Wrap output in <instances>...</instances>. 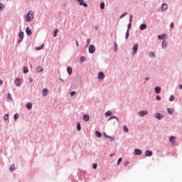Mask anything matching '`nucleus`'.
Here are the masks:
<instances>
[{
  "mask_svg": "<svg viewBox=\"0 0 182 182\" xmlns=\"http://www.w3.org/2000/svg\"><path fill=\"white\" fill-rule=\"evenodd\" d=\"M32 19H33V11H30L26 16V21H27L28 22H31Z\"/></svg>",
  "mask_w": 182,
  "mask_h": 182,
  "instance_id": "nucleus-1",
  "label": "nucleus"
},
{
  "mask_svg": "<svg viewBox=\"0 0 182 182\" xmlns=\"http://www.w3.org/2000/svg\"><path fill=\"white\" fill-rule=\"evenodd\" d=\"M95 52H96V47H95V46H90L89 53H95Z\"/></svg>",
  "mask_w": 182,
  "mask_h": 182,
  "instance_id": "nucleus-2",
  "label": "nucleus"
},
{
  "mask_svg": "<svg viewBox=\"0 0 182 182\" xmlns=\"http://www.w3.org/2000/svg\"><path fill=\"white\" fill-rule=\"evenodd\" d=\"M141 153H142V151H141V149H134L135 156H141Z\"/></svg>",
  "mask_w": 182,
  "mask_h": 182,
  "instance_id": "nucleus-3",
  "label": "nucleus"
},
{
  "mask_svg": "<svg viewBox=\"0 0 182 182\" xmlns=\"http://www.w3.org/2000/svg\"><path fill=\"white\" fill-rule=\"evenodd\" d=\"M146 157H151V156H153V151L150 150H147L145 153Z\"/></svg>",
  "mask_w": 182,
  "mask_h": 182,
  "instance_id": "nucleus-4",
  "label": "nucleus"
},
{
  "mask_svg": "<svg viewBox=\"0 0 182 182\" xmlns=\"http://www.w3.org/2000/svg\"><path fill=\"white\" fill-rule=\"evenodd\" d=\"M138 49H139V44H135L133 48V53H137Z\"/></svg>",
  "mask_w": 182,
  "mask_h": 182,
  "instance_id": "nucleus-5",
  "label": "nucleus"
},
{
  "mask_svg": "<svg viewBox=\"0 0 182 182\" xmlns=\"http://www.w3.org/2000/svg\"><path fill=\"white\" fill-rule=\"evenodd\" d=\"M169 141L172 143L173 145L176 144V137L175 136H171L169 138Z\"/></svg>",
  "mask_w": 182,
  "mask_h": 182,
  "instance_id": "nucleus-6",
  "label": "nucleus"
},
{
  "mask_svg": "<svg viewBox=\"0 0 182 182\" xmlns=\"http://www.w3.org/2000/svg\"><path fill=\"white\" fill-rule=\"evenodd\" d=\"M139 28L141 31H144L145 29H147V24L146 23L141 24Z\"/></svg>",
  "mask_w": 182,
  "mask_h": 182,
  "instance_id": "nucleus-7",
  "label": "nucleus"
},
{
  "mask_svg": "<svg viewBox=\"0 0 182 182\" xmlns=\"http://www.w3.org/2000/svg\"><path fill=\"white\" fill-rule=\"evenodd\" d=\"M158 39L159 40L167 39V35L166 34L159 35L158 36Z\"/></svg>",
  "mask_w": 182,
  "mask_h": 182,
  "instance_id": "nucleus-8",
  "label": "nucleus"
},
{
  "mask_svg": "<svg viewBox=\"0 0 182 182\" xmlns=\"http://www.w3.org/2000/svg\"><path fill=\"white\" fill-rule=\"evenodd\" d=\"M147 114V111H141L139 112V116L143 117V116H146Z\"/></svg>",
  "mask_w": 182,
  "mask_h": 182,
  "instance_id": "nucleus-9",
  "label": "nucleus"
},
{
  "mask_svg": "<svg viewBox=\"0 0 182 182\" xmlns=\"http://www.w3.org/2000/svg\"><path fill=\"white\" fill-rule=\"evenodd\" d=\"M98 78L102 80L105 78V73H103V72H100L98 74Z\"/></svg>",
  "mask_w": 182,
  "mask_h": 182,
  "instance_id": "nucleus-10",
  "label": "nucleus"
},
{
  "mask_svg": "<svg viewBox=\"0 0 182 182\" xmlns=\"http://www.w3.org/2000/svg\"><path fill=\"white\" fill-rule=\"evenodd\" d=\"M155 117L159 120H161V119L163 118V115L160 114V113H156L155 114Z\"/></svg>",
  "mask_w": 182,
  "mask_h": 182,
  "instance_id": "nucleus-11",
  "label": "nucleus"
},
{
  "mask_svg": "<svg viewBox=\"0 0 182 182\" xmlns=\"http://www.w3.org/2000/svg\"><path fill=\"white\" fill-rule=\"evenodd\" d=\"M90 119V117L89 116V114H85L83 116V119L85 121V122H89V119Z\"/></svg>",
  "mask_w": 182,
  "mask_h": 182,
  "instance_id": "nucleus-12",
  "label": "nucleus"
},
{
  "mask_svg": "<svg viewBox=\"0 0 182 182\" xmlns=\"http://www.w3.org/2000/svg\"><path fill=\"white\" fill-rule=\"evenodd\" d=\"M26 33L27 35H28V36H31V35H32V31H31V29H29V28H26Z\"/></svg>",
  "mask_w": 182,
  "mask_h": 182,
  "instance_id": "nucleus-13",
  "label": "nucleus"
},
{
  "mask_svg": "<svg viewBox=\"0 0 182 182\" xmlns=\"http://www.w3.org/2000/svg\"><path fill=\"white\" fill-rule=\"evenodd\" d=\"M36 71L41 73V72H43V68H42V66H38L36 68Z\"/></svg>",
  "mask_w": 182,
  "mask_h": 182,
  "instance_id": "nucleus-14",
  "label": "nucleus"
},
{
  "mask_svg": "<svg viewBox=\"0 0 182 182\" xmlns=\"http://www.w3.org/2000/svg\"><path fill=\"white\" fill-rule=\"evenodd\" d=\"M167 112L169 114H173V113H174V109L172 108H167Z\"/></svg>",
  "mask_w": 182,
  "mask_h": 182,
  "instance_id": "nucleus-15",
  "label": "nucleus"
},
{
  "mask_svg": "<svg viewBox=\"0 0 182 182\" xmlns=\"http://www.w3.org/2000/svg\"><path fill=\"white\" fill-rule=\"evenodd\" d=\"M15 83L17 86H21V79L17 78L15 81Z\"/></svg>",
  "mask_w": 182,
  "mask_h": 182,
  "instance_id": "nucleus-16",
  "label": "nucleus"
},
{
  "mask_svg": "<svg viewBox=\"0 0 182 182\" xmlns=\"http://www.w3.org/2000/svg\"><path fill=\"white\" fill-rule=\"evenodd\" d=\"M48 93V89L44 88V89L43 90V96H47Z\"/></svg>",
  "mask_w": 182,
  "mask_h": 182,
  "instance_id": "nucleus-17",
  "label": "nucleus"
},
{
  "mask_svg": "<svg viewBox=\"0 0 182 182\" xmlns=\"http://www.w3.org/2000/svg\"><path fill=\"white\" fill-rule=\"evenodd\" d=\"M167 8H168V6H167L166 4H162V11H166Z\"/></svg>",
  "mask_w": 182,
  "mask_h": 182,
  "instance_id": "nucleus-18",
  "label": "nucleus"
},
{
  "mask_svg": "<svg viewBox=\"0 0 182 182\" xmlns=\"http://www.w3.org/2000/svg\"><path fill=\"white\" fill-rule=\"evenodd\" d=\"M26 107H27V109H28V110H31V109H32V103L28 102L26 104Z\"/></svg>",
  "mask_w": 182,
  "mask_h": 182,
  "instance_id": "nucleus-19",
  "label": "nucleus"
},
{
  "mask_svg": "<svg viewBox=\"0 0 182 182\" xmlns=\"http://www.w3.org/2000/svg\"><path fill=\"white\" fill-rule=\"evenodd\" d=\"M58 32H59V30H58V28H55L54 31H53V36H54V38H56Z\"/></svg>",
  "mask_w": 182,
  "mask_h": 182,
  "instance_id": "nucleus-20",
  "label": "nucleus"
},
{
  "mask_svg": "<svg viewBox=\"0 0 182 182\" xmlns=\"http://www.w3.org/2000/svg\"><path fill=\"white\" fill-rule=\"evenodd\" d=\"M155 92H156V93H157V94L160 93V92H161V88H160V87H156L155 88Z\"/></svg>",
  "mask_w": 182,
  "mask_h": 182,
  "instance_id": "nucleus-21",
  "label": "nucleus"
},
{
  "mask_svg": "<svg viewBox=\"0 0 182 182\" xmlns=\"http://www.w3.org/2000/svg\"><path fill=\"white\" fill-rule=\"evenodd\" d=\"M10 171L12 173L13 171H15V164H13L10 166L9 168Z\"/></svg>",
  "mask_w": 182,
  "mask_h": 182,
  "instance_id": "nucleus-22",
  "label": "nucleus"
},
{
  "mask_svg": "<svg viewBox=\"0 0 182 182\" xmlns=\"http://www.w3.org/2000/svg\"><path fill=\"white\" fill-rule=\"evenodd\" d=\"M105 137H107V139H110V140H114V138L112 136H109L107 133H104Z\"/></svg>",
  "mask_w": 182,
  "mask_h": 182,
  "instance_id": "nucleus-23",
  "label": "nucleus"
},
{
  "mask_svg": "<svg viewBox=\"0 0 182 182\" xmlns=\"http://www.w3.org/2000/svg\"><path fill=\"white\" fill-rule=\"evenodd\" d=\"M67 71H68V75H72L73 70L70 67H68L67 68Z\"/></svg>",
  "mask_w": 182,
  "mask_h": 182,
  "instance_id": "nucleus-24",
  "label": "nucleus"
},
{
  "mask_svg": "<svg viewBox=\"0 0 182 182\" xmlns=\"http://www.w3.org/2000/svg\"><path fill=\"white\" fill-rule=\"evenodd\" d=\"M166 46H167V42H166V41H164L162 42V48H163V49H164Z\"/></svg>",
  "mask_w": 182,
  "mask_h": 182,
  "instance_id": "nucleus-25",
  "label": "nucleus"
},
{
  "mask_svg": "<svg viewBox=\"0 0 182 182\" xmlns=\"http://www.w3.org/2000/svg\"><path fill=\"white\" fill-rule=\"evenodd\" d=\"M23 73H28V72H29V70L28 69L27 67H23Z\"/></svg>",
  "mask_w": 182,
  "mask_h": 182,
  "instance_id": "nucleus-26",
  "label": "nucleus"
},
{
  "mask_svg": "<svg viewBox=\"0 0 182 182\" xmlns=\"http://www.w3.org/2000/svg\"><path fill=\"white\" fill-rule=\"evenodd\" d=\"M95 134H96L97 137H102V133H100L97 131L95 132Z\"/></svg>",
  "mask_w": 182,
  "mask_h": 182,
  "instance_id": "nucleus-27",
  "label": "nucleus"
},
{
  "mask_svg": "<svg viewBox=\"0 0 182 182\" xmlns=\"http://www.w3.org/2000/svg\"><path fill=\"white\" fill-rule=\"evenodd\" d=\"M19 38H21V39H23V32L21 31L18 34Z\"/></svg>",
  "mask_w": 182,
  "mask_h": 182,
  "instance_id": "nucleus-28",
  "label": "nucleus"
},
{
  "mask_svg": "<svg viewBox=\"0 0 182 182\" xmlns=\"http://www.w3.org/2000/svg\"><path fill=\"white\" fill-rule=\"evenodd\" d=\"M9 114H6L4 117V120H9Z\"/></svg>",
  "mask_w": 182,
  "mask_h": 182,
  "instance_id": "nucleus-29",
  "label": "nucleus"
},
{
  "mask_svg": "<svg viewBox=\"0 0 182 182\" xmlns=\"http://www.w3.org/2000/svg\"><path fill=\"white\" fill-rule=\"evenodd\" d=\"M129 30H127L125 34V39H129Z\"/></svg>",
  "mask_w": 182,
  "mask_h": 182,
  "instance_id": "nucleus-30",
  "label": "nucleus"
},
{
  "mask_svg": "<svg viewBox=\"0 0 182 182\" xmlns=\"http://www.w3.org/2000/svg\"><path fill=\"white\" fill-rule=\"evenodd\" d=\"M123 130L125 133H127L129 132V128H127V127H126V126H124Z\"/></svg>",
  "mask_w": 182,
  "mask_h": 182,
  "instance_id": "nucleus-31",
  "label": "nucleus"
},
{
  "mask_svg": "<svg viewBox=\"0 0 182 182\" xmlns=\"http://www.w3.org/2000/svg\"><path fill=\"white\" fill-rule=\"evenodd\" d=\"M4 8H5V6H4V4H0V12H2V11H4Z\"/></svg>",
  "mask_w": 182,
  "mask_h": 182,
  "instance_id": "nucleus-32",
  "label": "nucleus"
},
{
  "mask_svg": "<svg viewBox=\"0 0 182 182\" xmlns=\"http://www.w3.org/2000/svg\"><path fill=\"white\" fill-rule=\"evenodd\" d=\"M113 114L112 113V112L110 111H108L105 113V116L107 117V116H112Z\"/></svg>",
  "mask_w": 182,
  "mask_h": 182,
  "instance_id": "nucleus-33",
  "label": "nucleus"
},
{
  "mask_svg": "<svg viewBox=\"0 0 182 182\" xmlns=\"http://www.w3.org/2000/svg\"><path fill=\"white\" fill-rule=\"evenodd\" d=\"M112 119H116L117 123H119V119L114 116L111 117L108 120H112Z\"/></svg>",
  "mask_w": 182,
  "mask_h": 182,
  "instance_id": "nucleus-34",
  "label": "nucleus"
},
{
  "mask_svg": "<svg viewBox=\"0 0 182 182\" xmlns=\"http://www.w3.org/2000/svg\"><path fill=\"white\" fill-rule=\"evenodd\" d=\"M81 129H82V127H80V124L78 123L77 124V129L78 130V132H80Z\"/></svg>",
  "mask_w": 182,
  "mask_h": 182,
  "instance_id": "nucleus-35",
  "label": "nucleus"
},
{
  "mask_svg": "<svg viewBox=\"0 0 182 182\" xmlns=\"http://www.w3.org/2000/svg\"><path fill=\"white\" fill-rule=\"evenodd\" d=\"M100 8H101V9H105V3L104 2H102L100 4Z\"/></svg>",
  "mask_w": 182,
  "mask_h": 182,
  "instance_id": "nucleus-36",
  "label": "nucleus"
},
{
  "mask_svg": "<svg viewBox=\"0 0 182 182\" xmlns=\"http://www.w3.org/2000/svg\"><path fill=\"white\" fill-rule=\"evenodd\" d=\"M43 48V44L42 45V46L36 47V50H41V49H42Z\"/></svg>",
  "mask_w": 182,
  "mask_h": 182,
  "instance_id": "nucleus-37",
  "label": "nucleus"
},
{
  "mask_svg": "<svg viewBox=\"0 0 182 182\" xmlns=\"http://www.w3.org/2000/svg\"><path fill=\"white\" fill-rule=\"evenodd\" d=\"M174 101V96L171 95L170 98H169V102H173Z\"/></svg>",
  "mask_w": 182,
  "mask_h": 182,
  "instance_id": "nucleus-38",
  "label": "nucleus"
},
{
  "mask_svg": "<svg viewBox=\"0 0 182 182\" xmlns=\"http://www.w3.org/2000/svg\"><path fill=\"white\" fill-rule=\"evenodd\" d=\"M75 95H76V92L75 91H73V92H70V96L71 97L75 96Z\"/></svg>",
  "mask_w": 182,
  "mask_h": 182,
  "instance_id": "nucleus-39",
  "label": "nucleus"
},
{
  "mask_svg": "<svg viewBox=\"0 0 182 182\" xmlns=\"http://www.w3.org/2000/svg\"><path fill=\"white\" fill-rule=\"evenodd\" d=\"M18 117H19V115L18 114H14V119L18 120Z\"/></svg>",
  "mask_w": 182,
  "mask_h": 182,
  "instance_id": "nucleus-40",
  "label": "nucleus"
},
{
  "mask_svg": "<svg viewBox=\"0 0 182 182\" xmlns=\"http://www.w3.org/2000/svg\"><path fill=\"white\" fill-rule=\"evenodd\" d=\"M130 29H132V23H129L128 25V31H129Z\"/></svg>",
  "mask_w": 182,
  "mask_h": 182,
  "instance_id": "nucleus-41",
  "label": "nucleus"
},
{
  "mask_svg": "<svg viewBox=\"0 0 182 182\" xmlns=\"http://www.w3.org/2000/svg\"><path fill=\"white\" fill-rule=\"evenodd\" d=\"M149 56H151V58H154V53H153V52L149 53Z\"/></svg>",
  "mask_w": 182,
  "mask_h": 182,
  "instance_id": "nucleus-42",
  "label": "nucleus"
},
{
  "mask_svg": "<svg viewBox=\"0 0 182 182\" xmlns=\"http://www.w3.org/2000/svg\"><path fill=\"white\" fill-rule=\"evenodd\" d=\"M7 98L10 100H12V97L11 96V94H8Z\"/></svg>",
  "mask_w": 182,
  "mask_h": 182,
  "instance_id": "nucleus-43",
  "label": "nucleus"
},
{
  "mask_svg": "<svg viewBox=\"0 0 182 182\" xmlns=\"http://www.w3.org/2000/svg\"><path fill=\"white\" fill-rule=\"evenodd\" d=\"M122 163V158H119L117 161V165L120 164Z\"/></svg>",
  "mask_w": 182,
  "mask_h": 182,
  "instance_id": "nucleus-44",
  "label": "nucleus"
},
{
  "mask_svg": "<svg viewBox=\"0 0 182 182\" xmlns=\"http://www.w3.org/2000/svg\"><path fill=\"white\" fill-rule=\"evenodd\" d=\"M78 2L80 4V5H83V4H84L83 0H79Z\"/></svg>",
  "mask_w": 182,
  "mask_h": 182,
  "instance_id": "nucleus-45",
  "label": "nucleus"
},
{
  "mask_svg": "<svg viewBox=\"0 0 182 182\" xmlns=\"http://www.w3.org/2000/svg\"><path fill=\"white\" fill-rule=\"evenodd\" d=\"M85 57L82 56L80 57V62H85Z\"/></svg>",
  "mask_w": 182,
  "mask_h": 182,
  "instance_id": "nucleus-46",
  "label": "nucleus"
},
{
  "mask_svg": "<svg viewBox=\"0 0 182 182\" xmlns=\"http://www.w3.org/2000/svg\"><path fill=\"white\" fill-rule=\"evenodd\" d=\"M92 168H97V164H94L92 166Z\"/></svg>",
  "mask_w": 182,
  "mask_h": 182,
  "instance_id": "nucleus-47",
  "label": "nucleus"
},
{
  "mask_svg": "<svg viewBox=\"0 0 182 182\" xmlns=\"http://www.w3.org/2000/svg\"><path fill=\"white\" fill-rule=\"evenodd\" d=\"M127 13H125L124 14H122L121 16H120V19H122V18H124V16H126Z\"/></svg>",
  "mask_w": 182,
  "mask_h": 182,
  "instance_id": "nucleus-48",
  "label": "nucleus"
},
{
  "mask_svg": "<svg viewBox=\"0 0 182 182\" xmlns=\"http://www.w3.org/2000/svg\"><path fill=\"white\" fill-rule=\"evenodd\" d=\"M156 100H161V97L157 95L156 96Z\"/></svg>",
  "mask_w": 182,
  "mask_h": 182,
  "instance_id": "nucleus-49",
  "label": "nucleus"
},
{
  "mask_svg": "<svg viewBox=\"0 0 182 182\" xmlns=\"http://www.w3.org/2000/svg\"><path fill=\"white\" fill-rule=\"evenodd\" d=\"M90 43V38L87 39V44L89 45Z\"/></svg>",
  "mask_w": 182,
  "mask_h": 182,
  "instance_id": "nucleus-50",
  "label": "nucleus"
},
{
  "mask_svg": "<svg viewBox=\"0 0 182 182\" xmlns=\"http://www.w3.org/2000/svg\"><path fill=\"white\" fill-rule=\"evenodd\" d=\"M29 82L30 83H32V82H33V79L32 77H29Z\"/></svg>",
  "mask_w": 182,
  "mask_h": 182,
  "instance_id": "nucleus-51",
  "label": "nucleus"
},
{
  "mask_svg": "<svg viewBox=\"0 0 182 182\" xmlns=\"http://www.w3.org/2000/svg\"><path fill=\"white\" fill-rule=\"evenodd\" d=\"M82 5H83V6H84L85 8L87 7V4H86V3H83Z\"/></svg>",
  "mask_w": 182,
  "mask_h": 182,
  "instance_id": "nucleus-52",
  "label": "nucleus"
},
{
  "mask_svg": "<svg viewBox=\"0 0 182 182\" xmlns=\"http://www.w3.org/2000/svg\"><path fill=\"white\" fill-rule=\"evenodd\" d=\"M171 27L174 28V23H171Z\"/></svg>",
  "mask_w": 182,
  "mask_h": 182,
  "instance_id": "nucleus-53",
  "label": "nucleus"
},
{
  "mask_svg": "<svg viewBox=\"0 0 182 182\" xmlns=\"http://www.w3.org/2000/svg\"><path fill=\"white\" fill-rule=\"evenodd\" d=\"M114 48L115 49H117V43H114Z\"/></svg>",
  "mask_w": 182,
  "mask_h": 182,
  "instance_id": "nucleus-54",
  "label": "nucleus"
},
{
  "mask_svg": "<svg viewBox=\"0 0 182 182\" xmlns=\"http://www.w3.org/2000/svg\"><path fill=\"white\" fill-rule=\"evenodd\" d=\"M76 46L77 48H79V41H76Z\"/></svg>",
  "mask_w": 182,
  "mask_h": 182,
  "instance_id": "nucleus-55",
  "label": "nucleus"
},
{
  "mask_svg": "<svg viewBox=\"0 0 182 182\" xmlns=\"http://www.w3.org/2000/svg\"><path fill=\"white\" fill-rule=\"evenodd\" d=\"M132 21H133V18H129V23H132Z\"/></svg>",
  "mask_w": 182,
  "mask_h": 182,
  "instance_id": "nucleus-56",
  "label": "nucleus"
},
{
  "mask_svg": "<svg viewBox=\"0 0 182 182\" xmlns=\"http://www.w3.org/2000/svg\"><path fill=\"white\" fill-rule=\"evenodd\" d=\"M22 38H21L19 41H18V43H21V42H22Z\"/></svg>",
  "mask_w": 182,
  "mask_h": 182,
  "instance_id": "nucleus-57",
  "label": "nucleus"
},
{
  "mask_svg": "<svg viewBox=\"0 0 182 182\" xmlns=\"http://www.w3.org/2000/svg\"><path fill=\"white\" fill-rule=\"evenodd\" d=\"M2 83H4V81L0 80V85H2Z\"/></svg>",
  "mask_w": 182,
  "mask_h": 182,
  "instance_id": "nucleus-58",
  "label": "nucleus"
},
{
  "mask_svg": "<svg viewBox=\"0 0 182 182\" xmlns=\"http://www.w3.org/2000/svg\"><path fill=\"white\" fill-rule=\"evenodd\" d=\"M179 89L182 90V85H179Z\"/></svg>",
  "mask_w": 182,
  "mask_h": 182,
  "instance_id": "nucleus-59",
  "label": "nucleus"
},
{
  "mask_svg": "<svg viewBox=\"0 0 182 182\" xmlns=\"http://www.w3.org/2000/svg\"><path fill=\"white\" fill-rule=\"evenodd\" d=\"M113 156H114V154H111L110 157H113Z\"/></svg>",
  "mask_w": 182,
  "mask_h": 182,
  "instance_id": "nucleus-60",
  "label": "nucleus"
},
{
  "mask_svg": "<svg viewBox=\"0 0 182 182\" xmlns=\"http://www.w3.org/2000/svg\"><path fill=\"white\" fill-rule=\"evenodd\" d=\"M130 18L133 19V16L130 15Z\"/></svg>",
  "mask_w": 182,
  "mask_h": 182,
  "instance_id": "nucleus-61",
  "label": "nucleus"
},
{
  "mask_svg": "<svg viewBox=\"0 0 182 182\" xmlns=\"http://www.w3.org/2000/svg\"><path fill=\"white\" fill-rule=\"evenodd\" d=\"M89 46V44H87L86 46H85V48H87Z\"/></svg>",
  "mask_w": 182,
  "mask_h": 182,
  "instance_id": "nucleus-62",
  "label": "nucleus"
},
{
  "mask_svg": "<svg viewBox=\"0 0 182 182\" xmlns=\"http://www.w3.org/2000/svg\"><path fill=\"white\" fill-rule=\"evenodd\" d=\"M146 80H149V77H146Z\"/></svg>",
  "mask_w": 182,
  "mask_h": 182,
  "instance_id": "nucleus-63",
  "label": "nucleus"
},
{
  "mask_svg": "<svg viewBox=\"0 0 182 182\" xmlns=\"http://www.w3.org/2000/svg\"><path fill=\"white\" fill-rule=\"evenodd\" d=\"M127 164H129V162H127Z\"/></svg>",
  "mask_w": 182,
  "mask_h": 182,
  "instance_id": "nucleus-64",
  "label": "nucleus"
}]
</instances>
